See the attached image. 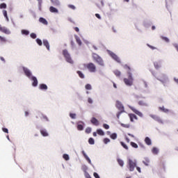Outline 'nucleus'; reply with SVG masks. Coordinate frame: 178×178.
<instances>
[{"label": "nucleus", "mask_w": 178, "mask_h": 178, "mask_svg": "<svg viewBox=\"0 0 178 178\" xmlns=\"http://www.w3.org/2000/svg\"><path fill=\"white\" fill-rule=\"evenodd\" d=\"M123 67L127 71L128 74V79L124 78V83H125L126 86H133V81L134 79H133V76L131 74V68L127 64L123 65Z\"/></svg>", "instance_id": "f257e3e1"}, {"label": "nucleus", "mask_w": 178, "mask_h": 178, "mask_svg": "<svg viewBox=\"0 0 178 178\" xmlns=\"http://www.w3.org/2000/svg\"><path fill=\"white\" fill-rule=\"evenodd\" d=\"M92 58L95 62L98 63L99 66H104L105 64L104 63V60H102V58L101 56H98V54L93 53L92 54Z\"/></svg>", "instance_id": "f03ea898"}, {"label": "nucleus", "mask_w": 178, "mask_h": 178, "mask_svg": "<svg viewBox=\"0 0 178 178\" xmlns=\"http://www.w3.org/2000/svg\"><path fill=\"white\" fill-rule=\"evenodd\" d=\"M128 165L130 172H133L135 168L137 166V161L136 160L128 159Z\"/></svg>", "instance_id": "7ed1b4c3"}, {"label": "nucleus", "mask_w": 178, "mask_h": 178, "mask_svg": "<svg viewBox=\"0 0 178 178\" xmlns=\"http://www.w3.org/2000/svg\"><path fill=\"white\" fill-rule=\"evenodd\" d=\"M86 67L90 73H95L97 72V67L95 63H89L86 65Z\"/></svg>", "instance_id": "20e7f679"}, {"label": "nucleus", "mask_w": 178, "mask_h": 178, "mask_svg": "<svg viewBox=\"0 0 178 178\" xmlns=\"http://www.w3.org/2000/svg\"><path fill=\"white\" fill-rule=\"evenodd\" d=\"M63 55L65 58V60L68 62V63H73V60H72V58L70 57V54H69V52L67 50L65 49L63 51Z\"/></svg>", "instance_id": "39448f33"}, {"label": "nucleus", "mask_w": 178, "mask_h": 178, "mask_svg": "<svg viewBox=\"0 0 178 178\" xmlns=\"http://www.w3.org/2000/svg\"><path fill=\"white\" fill-rule=\"evenodd\" d=\"M0 31H1V33H3L4 34H10V31H9V29H8L6 27L2 26V25H0Z\"/></svg>", "instance_id": "423d86ee"}, {"label": "nucleus", "mask_w": 178, "mask_h": 178, "mask_svg": "<svg viewBox=\"0 0 178 178\" xmlns=\"http://www.w3.org/2000/svg\"><path fill=\"white\" fill-rule=\"evenodd\" d=\"M22 69L26 77H29L30 79V77H31V71H30V70L25 67H23Z\"/></svg>", "instance_id": "0eeeda50"}, {"label": "nucleus", "mask_w": 178, "mask_h": 178, "mask_svg": "<svg viewBox=\"0 0 178 178\" xmlns=\"http://www.w3.org/2000/svg\"><path fill=\"white\" fill-rule=\"evenodd\" d=\"M111 58H113V59H114V60H115V62H118V63H120V58H119V56H118V55L115 54V53L112 52L110 54Z\"/></svg>", "instance_id": "6e6552de"}, {"label": "nucleus", "mask_w": 178, "mask_h": 178, "mask_svg": "<svg viewBox=\"0 0 178 178\" xmlns=\"http://www.w3.org/2000/svg\"><path fill=\"white\" fill-rule=\"evenodd\" d=\"M31 80H32V86L33 87H37L38 86V80H37V77L35 76H31Z\"/></svg>", "instance_id": "1a4fd4ad"}, {"label": "nucleus", "mask_w": 178, "mask_h": 178, "mask_svg": "<svg viewBox=\"0 0 178 178\" xmlns=\"http://www.w3.org/2000/svg\"><path fill=\"white\" fill-rule=\"evenodd\" d=\"M116 107L119 111H124V107H123V104L119 101L116 102Z\"/></svg>", "instance_id": "9d476101"}, {"label": "nucleus", "mask_w": 178, "mask_h": 178, "mask_svg": "<svg viewBox=\"0 0 178 178\" xmlns=\"http://www.w3.org/2000/svg\"><path fill=\"white\" fill-rule=\"evenodd\" d=\"M131 111L136 113V115H138V116H140V118H143V113L140 112L138 110L136 109L134 107L131 108Z\"/></svg>", "instance_id": "9b49d317"}, {"label": "nucleus", "mask_w": 178, "mask_h": 178, "mask_svg": "<svg viewBox=\"0 0 178 178\" xmlns=\"http://www.w3.org/2000/svg\"><path fill=\"white\" fill-rule=\"evenodd\" d=\"M92 124H94V126H99V121H98V120H97V118H92L91 120H90Z\"/></svg>", "instance_id": "f8f14e48"}, {"label": "nucleus", "mask_w": 178, "mask_h": 178, "mask_svg": "<svg viewBox=\"0 0 178 178\" xmlns=\"http://www.w3.org/2000/svg\"><path fill=\"white\" fill-rule=\"evenodd\" d=\"M82 154L83 155L85 159H86V161L88 162V163H90V165H92V163H91V159H90V157H88V156L87 155V154H86V152H84V150L82 151Z\"/></svg>", "instance_id": "ddd939ff"}, {"label": "nucleus", "mask_w": 178, "mask_h": 178, "mask_svg": "<svg viewBox=\"0 0 178 178\" xmlns=\"http://www.w3.org/2000/svg\"><path fill=\"white\" fill-rule=\"evenodd\" d=\"M129 117L131 122H134V120H137V115L135 114H129Z\"/></svg>", "instance_id": "4468645a"}, {"label": "nucleus", "mask_w": 178, "mask_h": 178, "mask_svg": "<svg viewBox=\"0 0 178 178\" xmlns=\"http://www.w3.org/2000/svg\"><path fill=\"white\" fill-rule=\"evenodd\" d=\"M39 22H40V23H42V24H44L45 26L48 25V21H47V19L44 17H40L39 19Z\"/></svg>", "instance_id": "2eb2a0df"}, {"label": "nucleus", "mask_w": 178, "mask_h": 178, "mask_svg": "<svg viewBox=\"0 0 178 178\" xmlns=\"http://www.w3.org/2000/svg\"><path fill=\"white\" fill-rule=\"evenodd\" d=\"M40 134L43 136V137H48L49 134L47 131V129H40Z\"/></svg>", "instance_id": "dca6fc26"}, {"label": "nucleus", "mask_w": 178, "mask_h": 178, "mask_svg": "<svg viewBox=\"0 0 178 178\" xmlns=\"http://www.w3.org/2000/svg\"><path fill=\"white\" fill-rule=\"evenodd\" d=\"M143 163L145 165V166L149 165V159L147 157L144 158V160L143 161Z\"/></svg>", "instance_id": "f3484780"}, {"label": "nucleus", "mask_w": 178, "mask_h": 178, "mask_svg": "<svg viewBox=\"0 0 178 178\" xmlns=\"http://www.w3.org/2000/svg\"><path fill=\"white\" fill-rule=\"evenodd\" d=\"M150 117L152 119L156 120V122H161V118H159L158 115H150Z\"/></svg>", "instance_id": "a211bd4d"}, {"label": "nucleus", "mask_w": 178, "mask_h": 178, "mask_svg": "<svg viewBox=\"0 0 178 178\" xmlns=\"http://www.w3.org/2000/svg\"><path fill=\"white\" fill-rule=\"evenodd\" d=\"M43 45L46 47L47 49L49 51V42L47 40H43Z\"/></svg>", "instance_id": "6ab92c4d"}, {"label": "nucleus", "mask_w": 178, "mask_h": 178, "mask_svg": "<svg viewBox=\"0 0 178 178\" xmlns=\"http://www.w3.org/2000/svg\"><path fill=\"white\" fill-rule=\"evenodd\" d=\"M80 123L83 124V122H79L77 124V129L81 131V130L84 129V126L83 124H81Z\"/></svg>", "instance_id": "aec40b11"}, {"label": "nucleus", "mask_w": 178, "mask_h": 178, "mask_svg": "<svg viewBox=\"0 0 178 178\" xmlns=\"http://www.w3.org/2000/svg\"><path fill=\"white\" fill-rule=\"evenodd\" d=\"M39 88L40 90H48V86L46 85V84H44V83H41L40 86H39Z\"/></svg>", "instance_id": "412c9836"}, {"label": "nucleus", "mask_w": 178, "mask_h": 178, "mask_svg": "<svg viewBox=\"0 0 178 178\" xmlns=\"http://www.w3.org/2000/svg\"><path fill=\"white\" fill-rule=\"evenodd\" d=\"M49 10L51 13H58V10L54 6H51L49 8Z\"/></svg>", "instance_id": "4be33fe9"}, {"label": "nucleus", "mask_w": 178, "mask_h": 178, "mask_svg": "<svg viewBox=\"0 0 178 178\" xmlns=\"http://www.w3.org/2000/svg\"><path fill=\"white\" fill-rule=\"evenodd\" d=\"M159 111H161L162 112H164V113H169V109L165 108V106L159 107Z\"/></svg>", "instance_id": "5701e85b"}, {"label": "nucleus", "mask_w": 178, "mask_h": 178, "mask_svg": "<svg viewBox=\"0 0 178 178\" xmlns=\"http://www.w3.org/2000/svg\"><path fill=\"white\" fill-rule=\"evenodd\" d=\"M145 144H147V145H151V144H152L151 142V139L148 137L145 138Z\"/></svg>", "instance_id": "b1692460"}, {"label": "nucleus", "mask_w": 178, "mask_h": 178, "mask_svg": "<svg viewBox=\"0 0 178 178\" xmlns=\"http://www.w3.org/2000/svg\"><path fill=\"white\" fill-rule=\"evenodd\" d=\"M3 15L4 17H6V20L9 22V17H8V11H6V10H3Z\"/></svg>", "instance_id": "393cba45"}, {"label": "nucleus", "mask_w": 178, "mask_h": 178, "mask_svg": "<svg viewBox=\"0 0 178 178\" xmlns=\"http://www.w3.org/2000/svg\"><path fill=\"white\" fill-rule=\"evenodd\" d=\"M117 161L118 162V164L120 165V166L123 167V165H124V162L123 161V160L120 159H118Z\"/></svg>", "instance_id": "a878e982"}, {"label": "nucleus", "mask_w": 178, "mask_h": 178, "mask_svg": "<svg viewBox=\"0 0 178 178\" xmlns=\"http://www.w3.org/2000/svg\"><path fill=\"white\" fill-rule=\"evenodd\" d=\"M97 133L99 134V136H105V133L104 131H102V129H97Z\"/></svg>", "instance_id": "bb28decb"}, {"label": "nucleus", "mask_w": 178, "mask_h": 178, "mask_svg": "<svg viewBox=\"0 0 178 178\" xmlns=\"http://www.w3.org/2000/svg\"><path fill=\"white\" fill-rule=\"evenodd\" d=\"M113 73L117 77H120V75L122 74V72H120L119 70H115Z\"/></svg>", "instance_id": "cd10ccee"}, {"label": "nucleus", "mask_w": 178, "mask_h": 178, "mask_svg": "<svg viewBox=\"0 0 178 178\" xmlns=\"http://www.w3.org/2000/svg\"><path fill=\"white\" fill-rule=\"evenodd\" d=\"M112 140H116L118 138V134L116 133H113L110 136Z\"/></svg>", "instance_id": "c85d7f7f"}, {"label": "nucleus", "mask_w": 178, "mask_h": 178, "mask_svg": "<svg viewBox=\"0 0 178 178\" xmlns=\"http://www.w3.org/2000/svg\"><path fill=\"white\" fill-rule=\"evenodd\" d=\"M76 73L81 79H84V74L83 72L77 71Z\"/></svg>", "instance_id": "c756f323"}, {"label": "nucleus", "mask_w": 178, "mask_h": 178, "mask_svg": "<svg viewBox=\"0 0 178 178\" xmlns=\"http://www.w3.org/2000/svg\"><path fill=\"white\" fill-rule=\"evenodd\" d=\"M88 143H89V144H90V145H94V144H95V141L94 140V138H89Z\"/></svg>", "instance_id": "7c9ffc66"}, {"label": "nucleus", "mask_w": 178, "mask_h": 178, "mask_svg": "<svg viewBox=\"0 0 178 178\" xmlns=\"http://www.w3.org/2000/svg\"><path fill=\"white\" fill-rule=\"evenodd\" d=\"M155 69H159L161 67V63L156 62L154 63Z\"/></svg>", "instance_id": "2f4dec72"}, {"label": "nucleus", "mask_w": 178, "mask_h": 178, "mask_svg": "<svg viewBox=\"0 0 178 178\" xmlns=\"http://www.w3.org/2000/svg\"><path fill=\"white\" fill-rule=\"evenodd\" d=\"M75 38L77 44L79 45H81L82 42H81V40H80V38H79L78 36H75Z\"/></svg>", "instance_id": "473e14b6"}, {"label": "nucleus", "mask_w": 178, "mask_h": 178, "mask_svg": "<svg viewBox=\"0 0 178 178\" xmlns=\"http://www.w3.org/2000/svg\"><path fill=\"white\" fill-rule=\"evenodd\" d=\"M22 34H24V35H29L30 34V32L27 30H22Z\"/></svg>", "instance_id": "72a5a7b5"}, {"label": "nucleus", "mask_w": 178, "mask_h": 178, "mask_svg": "<svg viewBox=\"0 0 178 178\" xmlns=\"http://www.w3.org/2000/svg\"><path fill=\"white\" fill-rule=\"evenodd\" d=\"M120 144L122 145V147H123V148H124V149H129V147H127V145L123 142H120Z\"/></svg>", "instance_id": "f704fd0d"}, {"label": "nucleus", "mask_w": 178, "mask_h": 178, "mask_svg": "<svg viewBox=\"0 0 178 178\" xmlns=\"http://www.w3.org/2000/svg\"><path fill=\"white\" fill-rule=\"evenodd\" d=\"M138 105H140V106H147V104L144 101H139Z\"/></svg>", "instance_id": "c9c22d12"}, {"label": "nucleus", "mask_w": 178, "mask_h": 178, "mask_svg": "<svg viewBox=\"0 0 178 178\" xmlns=\"http://www.w3.org/2000/svg\"><path fill=\"white\" fill-rule=\"evenodd\" d=\"M131 145L133 148H138V145L134 142H131Z\"/></svg>", "instance_id": "e433bc0d"}, {"label": "nucleus", "mask_w": 178, "mask_h": 178, "mask_svg": "<svg viewBox=\"0 0 178 178\" xmlns=\"http://www.w3.org/2000/svg\"><path fill=\"white\" fill-rule=\"evenodd\" d=\"M122 127H125V129L130 128V124H121Z\"/></svg>", "instance_id": "4c0bfd02"}, {"label": "nucleus", "mask_w": 178, "mask_h": 178, "mask_svg": "<svg viewBox=\"0 0 178 178\" xmlns=\"http://www.w3.org/2000/svg\"><path fill=\"white\" fill-rule=\"evenodd\" d=\"M51 1L54 5H56V6H58V5H59V1L58 0H51Z\"/></svg>", "instance_id": "58836bf2"}, {"label": "nucleus", "mask_w": 178, "mask_h": 178, "mask_svg": "<svg viewBox=\"0 0 178 178\" xmlns=\"http://www.w3.org/2000/svg\"><path fill=\"white\" fill-rule=\"evenodd\" d=\"M85 88H86V90H92V87L91 86V85L90 83H88L86 85Z\"/></svg>", "instance_id": "ea45409f"}, {"label": "nucleus", "mask_w": 178, "mask_h": 178, "mask_svg": "<svg viewBox=\"0 0 178 178\" xmlns=\"http://www.w3.org/2000/svg\"><path fill=\"white\" fill-rule=\"evenodd\" d=\"M0 9H6V3H1Z\"/></svg>", "instance_id": "a19ab883"}, {"label": "nucleus", "mask_w": 178, "mask_h": 178, "mask_svg": "<svg viewBox=\"0 0 178 178\" xmlns=\"http://www.w3.org/2000/svg\"><path fill=\"white\" fill-rule=\"evenodd\" d=\"M63 158L65 160V161H69L70 158H69V154H63Z\"/></svg>", "instance_id": "79ce46f5"}, {"label": "nucleus", "mask_w": 178, "mask_h": 178, "mask_svg": "<svg viewBox=\"0 0 178 178\" xmlns=\"http://www.w3.org/2000/svg\"><path fill=\"white\" fill-rule=\"evenodd\" d=\"M161 40H163L165 42H169V38L165 37V36H161Z\"/></svg>", "instance_id": "37998d69"}, {"label": "nucleus", "mask_w": 178, "mask_h": 178, "mask_svg": "<svg viewBox=\"0 0 178 178\" xmlns=\"http://www.w3.org/2000/svg\"><path fill=\"white\" fill-rule=\"evenodd\" d=\"M36 42L38 45H40L41 47V45H42V41L41 40V39H36Z\"/></svg>", "instance_id": "c03bdc74"}, {"label": "nucleus", "mask_w": 178, "mask_h": 178, "mask_svg": "<svg viewBox=\"0 0 178 178\" xmlns=\"http://www.w3.org/2000/svg\"><path fill=\"white\" fill-rule=\"evenodd\" d=\"M0 41L1 42H6L8 40H6V38L0 35Z\"/></svg>", "instance_id": "a18cd8bd"}, {"label": "nucleus", "mask_w": 178, "mask_h": 178, "mask_svg": "<svg viewBox=\"0 0 178 178\" xmlns=\"http://www.w3.org/2000/svg\"><path fill=\"white\" fill-rule=\"evenodd\" d=\"M104 144H108V143H111V139L106 138L104 139Z\"/></svg>", "instance_id": "49530a36"}, {"label": "nucleus", "mask_w": 178, "mask_h": 178, "mask_svg": "<svg viewBox=\"0 0 178 178\" xmlns=\"http://www.w3.org/2000/svg\"><path fill=\"white\" fill-rule=\"evenodd\" d=\"M70 118H71V119H76V113H70Z\"/></svg>", "instance_id": "de8ad7c7"}, {"label": "nucleus", "mask_w": 178, "mask_h": 178, "mask_svg": "<svg viewBox=\"0 0 178 178\" xmlns=\"http://www.w3.org/2000/svg\"><path fill=\"white\" fill-rule=\"evenodd\" d=\"M31 38H33V40H34V39L37 38V35L34 33H31Z\"/></svg>", "instance_id": "09e8293b"}, {"label": "nucleus", "mask_w": 178, "mask_h": 178, "mask_svg": "<svg viewBox=\"0 0 178 178\" xmlns=\"http://www.w3.org/2000/svg\"><path fill=\"white\" fill-rule=\"evenodd\" d=\"M152 153L153 154H158V149L156 147H154L152 149Z\"/></svg>", "instance_id": "8fccbe9b"}, {"label": "nucleus", "mask_w": 178, "mask_h": 178, "mask_svg": "<svg viewBox=\"0 0 178 178\" xmlns=\"http://www.w3.org/2000/svg\"><path fill=\"white\" fill-rule=\"evenodd\" d=\"M86 133H87L88 134H90V133H91V128L90 127L86 128Z\"/></svg>", "instance_id": "3c124183"}, {"label": "nucleus", "mask_w": 178, "mask_h": 178, "mask_svg": "<svg viewBox=\"0 0 178 178\" xmlns=\"http://www.w3.org/2000/svg\"><path fill=\"white\" fill-rule=\"evenodd\" d=\"M103 127H104V129H106V130H108V129H109V125H108V124H103Z\"/></svg>", "instance_id": "603ef678"}, {"label": "nucleus", "mask_w": 178, "mask_h": 178, "mask_svg": "<svg viewBox=\"0 0 178 178\" xmlns=\"http://www.w3.org/2000/svg\"><path fill=\"white\" fill-rule=\"evenodd\" d=\"M93 175H94V177H95V178H100V177H99V175L98 173H97V172H94V173H93Z\"/></svg>", "instance_id": "864d4df0"}, {"label": "nucleus", "mask_w": 178, "mask_h": 178, "mask_svg": "<svg viewBox=\"0 0 178 178\" xmlns=\"http://www.w3.org/2000/svg\"><path fill=\"white\" fill-rule=\"evenodd\" d=\"M2 130L4 133H9V131L6 128H2Z\"/></svg>", "instance_id": "5fc2aeb1"}, {"label": "nucleus", "mask_w": 178, "mask_h": 178, "mask_svg": "<svg viewBox=\"0 0 178 178\" xmlns=\"http://www.w3.org/2000/svg\"><path fill=\"white\" fill-rule=\"evenodd\" d=\"M68 7H70V9H72V10L76 9V7L74 6H73V5H68Z\"/></svg>", "instance_id": "6e6d98bb"}, {"label": "nucleus", "mask_w": 178, "mask_h": 178, "mask_svg": "<svg viewBox=\"0 0 178 178\" xmlns=\"http://www.w3.org/2000/svg\"><path fill=\"white\" fill-rule=\"evenodd\" d=\"M147 47L150 48L151 49H156V47H154V46H151L150 44H147Z\"/></svg>", "instance_id": "4d7b16f0"}, {"label": "nucleus", "mask_w": 178, "mask_h": 178, "mask_svg": "<svg viewBox=\"0 0 178 178\" xmlns=\"http://www.w3.org/2000/svg\"><path fill=\"white\" fill-rule=\"evenodd\" d=\"M42 119H44L46 122H48V117L46 115H42Z\"/></svg>", "instance_id": "13d9d810"}, {"label": "nucleus", "mask_w": 178, "mask_h": 178, "mask_svg": "<svg viewBox=\"0 0 178 178\" xmlns=\"http://www.w3.org/2000/svg\"><path fill=\"white\" fill-rule=\"evenodd\" d=\"M88 102L89 103V104H92V99H91V98H88Z\"/></svg>", "instance_id": "bf43d9fd"}, {"label": "nucleus", "mask_w": 178, "mask_h": 178, "mask_svg": "<svg viewBox=\"0 0 178 178\" xmlns=\"http://www.w3.org/2000/svg\"><path fill=\"white\" fill-rule=\"evenodd\" d=\"M136 170L139 173H141V168H140V167H136Z\"/></svg>", "instance_id": "052dcab7"}, {"label": "nucleus", "mask_w": 178, "mask_h": 178, "mask_svg": "<svg viewBox=\"0 0 178 178\" xmlns=\"http://www.w3.org/2000/svg\"><path fill=\"white\" fill-rule=\"evenodd\" d=\"M96 17H97V19H101V15H99V14H95Z\"/></svg>", "instance_id": "680f3d73"}, {"label": "nucleus", "mask_w": 178, "mask_h": 178, "mask_svg": "<svg viewBox=\"0 0 178 178\" xmlns=\"http://www.w3.org/2000/svg\"><path fill=\"white\" fill-rule=\"evenodd\" d=\"M74 30L75 31H76V33H79V31H80V30L79 29V27H75Z\"/></svg>", "instance_id": "e2e57ef3"}, {"label": "nucleus", "mask_w": 178, "mask_h": 178, "mask_svg": "<svg viewBox=\"0 0 178 178\" xmlns=\"http://www.w3.org/2000/svg\"><path fill=\"white\" fill-rule=\"evenodd\" d=\"M174 81H175V83H177V84H178V79L177 78H174Z\"/></svg>", "instance_id": "0e129e2a"}, {"label": "nucleus", "mask_w": 178, "mask_h": 178, "mask_svg": "<svg viewBox=\"0 0 178 178\" xmlns=\"http://www.w3.org/2000/svg\"><path fill=\"white\" fill-rule=\"evenodd\" d=\"M127 143H130V139L129 138H126Z\"/></svg>", "instance_id": "69168bd1"}, {"label": "nucleus", "mask_w": 178, "mask_h": 178, "mask_svg": "<svg viewBox=\"0 0 178 178\" xmlns=\"http://www.w3.org/2000/svg\"><path fill=\"white\" fill-rule=\"evenodd\" d=\"M25 116H29V111H25Z\"/></svg>", "instance_id": "338daca9"}, {"label": "nucleus", "mask_w": 178, "mask_h": 178, "mask_svg": "<svg viewBox=\"0 0 178 178\" xmlns=\"http://www.w3.org/2000/svg\"><path fill=\"white\" fill-rule=\"evenodd\" d=\"M93 137H97V132H93Z\"/></svg>", "instance_id": "774afa93"}]
</instances>
